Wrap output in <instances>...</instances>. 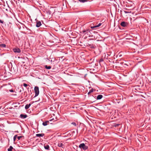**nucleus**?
Instances as JSON below:
<instances>
[{"label": "nucleus", "mask_w": 151, "mask_h": 151, "mask_svg": "<svg viewBox=\"0 0 151 151\" xmlns=\"http://www.w3.org/2000/svg\"><path fill=\"white\" fill-rule=\"evenodd\" d=\"M47 13H48L50 15L52 14V12L51 11L49 10H48L47 11Z\"/></svg>", "instance_id": "aec40b11"}, {"label": "nucleus", "mask_w": 151, "mask_h": 151, "mask_svg": "<svg viewBox=\"0 0 151 151\" xmlns=\"http://www.w3.org/2000/svg\"><path fill=\"white\" fill-rule=\"evenodd\" d=\"M44 147L45 148L46 150H48L49 148V146L48 145H44Z\"/></svg>", "instance_id": "4468645a"}, {"label": "nucleus", "mask_w": 151, "mask_h": 151, "mask_svg": "<svg viewBox=\"0 0 151 151\" xmlns=\"http://www.w3.org/2000/svg\"><path fill=\"white\" fill-rule=\"evenodd\" d=\"M120 125V124H114V126L115 127H118Z\"/></svg>", "instance_id": "4be33fe9"}, {"label": "nucleus", "mask_w": 151, "mask_h": 151, "mask_svg": "<svg viewBox=\"0 0 151 151\" xmlns=\"http://www.w3.org/2000/svg\"><path fill=\"white\" fill-rule=\"evenodd\" d=\"M0 22L2 24H3L4 22L3 21H2V20H1L0 19Z\"/></svg>", "instance_id": "c85d7f7f"}, {"label": "nucleus", "mask_w": 151, "mask_h": 151, "mask_svg": "<svg viewBox=\"0 0 151 151\" xmlns=\"http://www.w3.org/2000/svg\"><path fill=\"white\" fill-rule=\"evenodd\" d=\"M121 26L123 27H126L128 25L127 23L125 22H122L120 23Z\"/></svg>", "instance_id": "20e7f679"}, {"label": "nucleus", "mask_w": 151, "mask_h": 151, "mask_svg": "<svg viewBox=\"0 0 151 151\" xmlns=\"http://www.w3.org/2000/svg\"><path fill=\"white\" fill-rule=\"evenodd\" d=\"M6 47V45L5 44H0V47L5 48Z\"/></svg>", "instance_id": "2eb2a0df"}, {"label": "nucleus", "mask_w": 151, "mask_h": 151, "mask_svg": "<svg viewBox=\"0 0 151 151\" xmlns=\"http://www.w3.org/2000/svg\"><path fill=\"white\" fill-rule=\"evenodd\" d=\"M24 94L25 95V97H26L27 96V93L26 92H24Z\"/></svg>", "instance_id": "cd10ccee"}, {"label": "nucleus", "mask_w": 151, "mask_h": 151, "mask_svg": "<svg viewBox=\"0 0 151 151\" xmlns=\"http://www.w3.org/2000/svg\"><path fill=\"white\" fill-rule=\"evenodd\" d=\"M32 102H31L30 104H26L25 107V109H27L29 108L30 106H31V104H32L33 103V102H32Z\"/></svg>", "instance_id": "6e6552de"}, {"label": "nucleus", "mask_w": 151, "mask_h": 151, "mask_svg": "<svg viewBox=\"0 0 151 151\" xmlns=\"http://www.w3.org/2000/svg\"><path fill=\"white\" fill-rule=\"evenodd\" d=\"M49 123V121H46L44 122H43L42 123V125L44 126H46Z\"/></svg>", "instance_id": "9d476101"}, {"label": "nucleus", "mask_w": 151, "mask_h": 151, "mask_svg": "<svg viewBox=\"0 0 151 151\" xmlns=\"http://www.w3.org/2000/svg\"><path fill=\"white\" fill-rule=\"evenodd\" d=\"M125 9L126 10H128V11H129V10H129V9H127V8H125Z\"/></svg>", "instance_id": "2f4dec72"}, {"label": "nucleus", "mask_w": 151, "mask_h": 151, "mask_svg": "<svg viewBox=\"0 0 151 151\" xmlns=\"http://www.w3.org/2000/svg\"><path fill=\"white\" fill-rule=\"evenodd\" d=\"M13 149V147L12 146H10L9 147V148L8 149V151H12V149Z\"/></svg>", "instance_id": "f3484780"}, {"label": "nucleus", "mask_w": 151, "mask_h": 151, "mask_svg": "<svg viewBox=\"0 0 151 151\" xmlns=\"http://www.w3.org/2000/svg\"><path fill=\"white\" fill-rule=\"evenodd\" d=\"M103 97V96L102 95H98L96 98L97 100H100Z\"/></svg>", "instance_id": "9b49d317"}, {"label": "nucleus", "mask_w": 151, "mask_h": 151, "mask_svg": "<svg viewBox=\"0 0 151 151\" xmlns=\"http://www.w3.org/2000/svg\"><path fill=\"white\" fill-rule=\"evenodd\" d=\"M45 68L47 69H50L51 68V67L50 66H47V65L45 66Z\"/></svg>", "instance_id": "dca6fc26"}, {"label": "nucleus", "mask_w": 151, "mask_h": 151, "mask_svg": "<svg viewBox=\"0 0 151 151\" xmlns=\"http://www.w3.org/2000/svg\"><path fill=\"white\" fill-rule=\"evenodd\" d=\"M22 137V136H17V137L18 139L19 140Z\"/></svg>", "instance_id": "b1692460"}, {"label": "nucleus", "mask_w": 151, "mask_h": 151, "mask_svg": "<svg viewBox=\"0 0 151 151\" xmlns=\"http://www.w3.org/2000/svg\"><path fill=\"white\" fill-rule=\"evenodd\" d=\"M103 61L104 59L103 58H101L99 60V63H100Z\"/></svg>", "instance_id": "5701e85b"}, {"label": "nucleus", "mask_w": 151, "mask_h": 151, "mask_svg": "<svg viewBox=\"0 0 151 151\" xmlns=\"http://www.w3.org/2000/svg\"><path fill=\"white\" fill-rule=\"evenodd\" d=\"M80 2L84 3L86 2L88 0H78Z\"/></svg>", "instance_id": "6ab92c4d"}, {"label": "nucleus", "mask_w": 151, "mask_h": 151, "mask_svg": "<svg viewBox=\"0 0 151 151\" xmlns=\"http://www.w3.org/2000/svg\"><path fill=\"white\" fill-rule=\"evenodd\" d=\"M92 48H94V47H92Z\"/></svg>", "instance_id": "f704fd0d"}, {"label": "nucleus", "mask_w": 151, "mask_h": 151, "mask_svg": "<svg viewBox=\"0 0 151 151\" xmlns=\"http://www.w3.org/2000/svg\"><path fill=\"white\" fill-rule=\"evenodd\" d=\"M44 134L43 133L42 134H36V135L37 137H43L44 135Z\"/></svg>", "instance_id": "f8f14e48"}, {"label": "nucleus", "mask_w": 151, "mask_h": 151, "mask_svg": "<svg viewBox=\"0 0 151 151\" xmlns=\"http://www.w3.org/2000/svg\"><path fill=\"white\" fill-rule=\"evenodd\" d=\"M71 124L75 126H76V124L75 122H73L71 123Z\"/></svg>", "instance_id": "a878e982"}, {"label": "nucleus", "mask_w": 151, "mask_h": 151, "mask_svg": "<svg viewBox=\"0 0 151 151\" xmlns=\"http://www.w3.org/2000/svg\"><path fill=\"white\" fill-rule=\"evenodd\" d=\"M13 51L15 53H19L21 52L20 49L18 48H14L13 49Z\"/></svg>", "instance_id": "7ed1b4c3"}, {"label": "nucleus", "mask_w": 151, "mask_h": 151, "mask_svg": "<svg viewBox=\"0 0 151 151\" xmlns=\"http://www.w3.org/2000/svg\"><path fill=\"white\" fill-rule=\"evenodd\" d=\"M58 146L59 147H62L64 148L65 147V145L64 144L61 142L58 143Z\"/></svg>", "instance_id": "0eeeda50"}, {"label": "nucleus", "mask_w": 151, "mask_h": 151, "mask_svg": "<svg viewBox=\"0 0 151 151\" xmlns=\"http://www.w3.org/2000/svg\"><path fill=\"white\" fill-rule=\"evenodd\" d=\"M93 88H92V89H91V90H90V91H89V92H88V95H89V94H90V93H91L93 92Z\"/></svg>", "instance_id": "a211bd4d"}, {"label": "nucleus", "mask_w": 151, "mask_h": 151, "mask_svg": "<svg viewBox=\"0 0 151 151\" xmlns=\"http://www.w3.org/2000/svg\"><path fill=\"white\" fill-rule=\"evenodd\" d=\"M150 82L151 83V81H150Z\"/></svg>", "instance_id": "c9c22d12"}, {"label": "nucleus", "mask_w": 151, "mask_h": 151, "mask_svg": "<svg viewBox=\"0 0 151 151\" xmlns=\"http://www.w3.org/2000/svg\"><path fill=\"white\" fill-rule=\"evenodd\" d=\"M27 116L26 114H21L20 116V117L23 119L26 118Z\"/></svg>", "instance_id": "423d86ee"}, {"label": "nucleus", "mask_w": 151, "mask_h": 151, "mask_svg": "<svg viewBox=\"0 0 151 151\" xmlns=\"http://www.w3.org/2000/svg\"><path fill=\"white\" fill-rule=\"evenodd\" d=\"M124 12L125 13H130L131 12L130 11V12H129V11H124Z\"/></svg>", "instance_id": "393cba45"}, {"label": "nucleus", "mask_w": 151, "mask_h": 151, "mask_svg": "<svg viewBox=\"0 0 151 151\" xmlns=\"http://www.w3.org/2000/svg\"><path fill=\"white\" fill-rule=\"evenodd\" d=\"M42 25L41 22L40 21H37L36 22V26L37 27H40Z\"/></svg>", "instance_id": "39448f33"}, {"label": "nucleus", "mask_w": 151, "mask_h": 151, "mask_svg": "<svg viewBox=\"0 0 151 151\" xmlns=\"http://www.w3.org/2000/svg\"><path fill=\"white\" fill-rule=\"evenodd\" d=\"M77 132H78V130L77 129Z\"/></svg>", "instance_id": "e433bc0d"}, {"label": "nucleus", "mask_w": 151, "mask_h": 151, "mask_svg": "<svg viewBox=\"0 0 151 151\" xmlns=\"http://www.w3.org/2000/svg\"><path fill=\"white\" fill-rule=\"evenodd\" d=\"M2 4V2H0V5H1Z\"/></svg>", "instance_id": "473e14b6"}, {"label": "nucleus", "mask_w": 151, "mask_h": 151, "mask_svg": "<svg viewBox=\"0 0 151 151\" xmlns=\"http://www.w3.org/2000/svg\"><path fill=\"white\" fill-rule=\"evenodd\" d=\"M79 147L81 149H82L83 150H85L88 149V146L85 145L84 143L81 144L79 146Z\"/></svg>", "instance_id": "f257e3e1"}, {"label": "nucleus", "mask_w": 151, "mask_h": 151, "mask_svg": "<svg viewBox=\"0 0 151 151\" xmlns=\"http://www.w3.org/2000/svg\"><path fill=\"white\" fill-rule=\"evenodd\" d=\"M9 91L11 92H14V90H13V89H11V90H9Z\"/></svg>", "instance_id": "c756f323"}, {"label": "nucleus", "mask_w": 151, "mask_h": 151, "mask_svg": "<svg viewBox=\"0 0 151 151\" xmlns=\"http://www.w3.org/2000/svg\"><path fill=\"white\" fill-rule=\"evenodd\" d=\"M101 23H99L98 25H95L94 26H91V28L92 29H93L95 28L98 27L100 26L101 25Z\"/></svg>", "instance_id": "1a4fd4ad"}, {"label": "nucleus", "mask_w": 151, "mask_h": 151, "mask_svg": "<svg viewBox=\"0 0 151 151\" xmlns=\"http://www.w3.org/2000/svg\"><path fill=\"white\" fill-rule=\"evenodd\" d=\"M17 135H15L14 136V137L13 140H14V142L15 141L16 139L17 138Z\"/></svg>", "instance_id": "412c9836"}, {"label": "nucleus", "mask_w": 151, "mask_h": 151, "mask_svg": "<svg viewBox=\"0 0 151 151\" xmlns=\"http://www.w3.org/2000/svg\"><path fill=\"white\" fill-rule=\"evenodd\" d=\"M34 91L35 93V97L38 96L39 93V87L38 86H35L34 88Z\"/></svg>", "instance_id": "f03ea898"}, {"label": "nucleus", "mask_w": 151, "mask_h": 151, "mask_svg": "<svg viewBox=\"0 0 151 151\" xmlns=\"http://www.w3.org/2000/svg\"><path fill=\"white\" fill-rule=\"evenodd\" d=\"M82 32H83V33H84V34H85L86 33L88 34V32H89V30L88 29V30H84ZM87 34L88 35V34Z\"/></svg>", "instance_id": "ddd939ff"}, {"label": "nucleus", "mask_w": 151, "mask_h": 151, "mask_svg": "<svg viewBox=\"0 0 151 151\" xmlns=\"http://www.w3.org/2000/svg\"><path fill=\"white\" fill-rule=\"evenodd\" d=\"M122 63V62H121V64H122V63Z\"/></svg>", "instance_id": "72a5a7b5"}, {"label": "nucleus", "mask_w": 151, "mask_h": 151, "mask_svg": "<svg viewBox=\"0 0 151 151\" xmlns=\"http://www.w3.org/2000/svg\"><path fill=\"white\" fill-rule=\"evenodd\" d=\"M23 86L25 87H27V85L25 83H24L23 84Z\"/></svg>", "instance_id": "bb28decb"}, {"label": "nucleus", "mask_w": 151, "mask_h": 151, "mask_svg": "<svg viewBox=\"0 0 151 151\" xmlns=\"http://www.w3.org/2000/svg\"><path fill=\"white\" fill-rule=\"evenodd\" d=\"M54 119H53H53H50L49 121H52V120H53Z\"/></svg>", "instance_id": "7c9ffc66"}]
</instances>
